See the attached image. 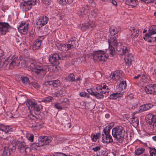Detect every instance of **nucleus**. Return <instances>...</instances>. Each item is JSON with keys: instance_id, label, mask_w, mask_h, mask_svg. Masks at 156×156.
I'll return each instance as SVG.
<instances>
[{"instance_id": "obj_1", "label": "nucleus", "mask_w": 156, "mask_h": 156, "mask_svg": "<svg viewBox=\"0 0 156 156\" xmlns=\"http://www.w3.org/2000/svg\"><path fill=\"white\" fill-rule=\"evenodd\" d=\"M22 63H26L24 60L21 61V64L23 67H30V69H34V72L40 77H43L46 73L48 69V66L46 65H37L36 62L33 59H30L27 65L22 64Z\"/></svg>"}, {"instance_id": "obj_2", "label": "nucleus", "mask_w": 156, "mask_h": 156, "mask_svg": "<svg viewBox=\"0 0 156 156\" xmlns=\"http://www.w3.org/2000/svg\"><path fill=\"white\" fill-rule=\"evenodd\" d=\"M6 54L0 49V62H4L7 65L9 64V67L11 69L15 66H18L21 61L19 58H16L15 56H11L10 54L6 56Z\"/></svg>"}, {"instance_id": "obj_3", "label": "nucleus", "mask_w": 156, "mask_h": 156, "mask_svg": "<svg viewBox=\"0 0 156 156\" xmlns=\"http://www.w3.org/2000/svg\"><path fill=\"white\" fill-rule=\"evenodd\" d=\"M118 32V30L115 27H111L110 28V33L111 37L108 39V40L109 44V49L108 51L109 52L110 55H111L112 56H113L115 54L114 47L113 46L116 48V46H118L119 44L120 43V42L118 43L117 41V35L113 36L117 34Z\"/></svg>"}, {"instance_id": "obj_4", "label": "nucleus", "mask_w": 156, "mask_h": 156, "mask_svg": "<svg viewBox=\"0 0 156 156\" xmlns=\"http://www.w3.org/2000/svg\"><path fill=\"white\" fill-rule=\"evenodd\" d=\"M116 48L117 50L119 52V54L124 55L125 56V62L129 64H131L133 59V56L129 54V50L126 46H123L121 43H119L118 46H116Z\"/></svg>"}, {"instance_id": "obj_5", "label": "nucleus", "mask_w": 156, "mask_h": 156, "mask_svg": "<svg viewBox=\"0 0 156 156\" xmlns=\"http://www.w3.org/2000/svg\"><path fill=\"white\" fill-rule=\"evenodd\" d=\"M112 135L117 141L120 143L124 140L125 130L121 126H117L113 128L112 131Z\"/></svg>"}, {"instance_id": "obj_6", "label": "nucleus", "mask_w": 156, "mask_h": 156, "mask_svg": "<svg viewBox=\"0 0 156 156\" xmlns=\"http://www.w3.org/2000/svg\"><path fill=\"white\" fill-rule=\"evenodd\" d=\"M68 55L65 54L55 53L50 57L49 61L53 65H58L60 63L59 60H65L66 59Z\"/></svg>"}, {"instance_id": "obj_7", "label": "nucleus", "mask_w": 156, "mask_h": 156, "mask_svg": "<svg viewBox=\"0 0 156 156\" xmlns=\"http://www.w3.org/2000/svg\"><path fill=\"white\" fill-rule=\"evenodd\" d=\"M52 140V137L50 136H40L38 139V142L33 143L31 145V147L33 148L35 146L38 147L43 146V145H47Z\"/></svg>"}, {"instance_id": "obj_8", "label": "nucleus", "mask_w": 156, "mask_h": 156, "mask_svg": "<svg viewBox=\"0 0 156 156\" xmlns=\"http://www.w3.org/2000/svg\"><path fill=\"white\" fill-rule=\"evenodd\" d=\"M104 134L102 135V140L104 143H112L113 142L112 136L109 134L110 132V129L109 127H106L103 129Z\"/></svg>"}, {"instance_id": "obj_9", "label": "nucleus", "mask_w": 156, "mask_h": 156, "mask_svg": "<svg viewBox=\"0 0 156 156\" xmlns=\"http://www.w3.org/2000/svg\"><path fill=\"white\" fill-rule=\"evenodd\" d=\"M107 50H106V52L104 51H97L92 54V56H93V58L95 60L105 61V58H107L105 55V53H107Z\"/></svg>"}, {"instance_id": "obj_10", "label": "nucleus", "mask_w": 156, "mask_h": 156, "mask_svg": "<svg viewBox=\"0 0 156 156\" xmlns=\"http://www.w3.org/2000/svg\"><path fill=\"white\" fill-rule=\"evenodd\" d=\"M27 106L30 109H33L35 114L36 115L38 114V113L42 109V106L41 105H37L31 100H27L26 103Z\"/></svg>"}, {"instance_id": "obj_11", "label": "nucleus", "mask_w": 156, "mask_h": 156, "mask_svg": "<svg viewBox=\"0 0 156 156\" xmlns=\"http://www.w3.org/2000/svg\"><path fill=\"white\" fill-rule=\"evenodd\" d=\"M16 149V147L11 143L4 147L2 156H9L10 154L15 151Z\"/></svg>"}, {"instance_id": "obj_12", "label": "nucleus", "mask_w": 156, "mask_h": 156, "mask_svg": "<svg viewBox=\"0 0 156 156\" xmlns=\"http://www.w3.org/2000/svg\"><path fill=\"white\" fill-rule=\"evenodd\" d=\"M11 26L7 23L0 22V34L4 35L11 28Z\"/></svg>"}, {"instance_id": "obj_13", "label": "nucleus", "mask_w": 156, "mask_h": 156, "mask_svg": "<svg viewBox=\"0 0 156 156\" xmlns=\"http://www.w3.org/2000/svg\"><path fill=\"white\" fill-rule=\"evenodd\" d=\"M48 20V18L45 16H41L38 20L36 23V25L39 28L46 24Z\"/></svg>"}, {"instance_id": "obj_14", "label": "nucleus", "mask_w": 156, "mask_h": 156, "mask_svg": "<svg viewBox=\"0 0 156 156\" xmlns=\"http://www.w3.org/2000/svg\"><path fill=\"white\" fill-rule=\"evenodd\" d=\"M37 0H27L24 1L23 3L21 4V6L25 7V8H27L28 10L30 9L31 8V6L34 5L36 4Z\"/></svg>"}, {"instance_id": "obj_15", "label": "nucleus", "mask_w": 156, "mask_h": 156, "mask_svg": "<svg viewBox=\"0 0 156 156\" xmlns=\"http://www.w3.org/2000/svg\"><path fill=\"white\" fill-rule=\"evenodd\" d=\"M95 27L94 24L93 22H90L87 23H83L81 27V29L83 30H91Z\"/></svg>"}, {"instance_id": "obj_16", "label": "nucleus", "mask_w": 156, "mask_h": 156, "mask_svg": "<svg viewBox=\"0 0 156 156\" xmlns=\"http://www.w3.org/2000/svg\"><path fill=\"white\" fill-rule=\"evenodd\" d=\"M17 146L19 150L20 153H27V151H29L30 150L29 148L26 145L25 143L24 142L18 143L17 144Z\"/></svg>"}, {"instance_id": "obj_17", "label": "nucleus", "mask_w": 156, "mask_h": 156, "mask_svg": "<svg viewBox=\"0 0 156 156\" xmlns=\"http://www.w3.org/2000/svg\"><path fill=\"white\" fill-rule=\"evenodd\" d=\"M129 35L132 39L136 38L139 35L138 29L135 27L131 28L130 29Z\"/></svg>"}, {"instance_id": "obj_18", "label": "nucleus", "mask_w": 156, "mask_h": 156, "mask_svg": "<svg viewBox=\"0 0 156 156\" xmlns=\"http://www.w3.org/2000/svg\"><path fill=\"white\" fill-rule=\"evenodd\" d=\"M38 38L40 39H36L34 43L33 48L34 50L38 49L40 47L41 41L44 39L43 36H39Z\"/></svg>"}, {"instance_id": "obj_19", "label": "nucleus", "mask_w": 156, "mask_h": 156, "mask_svg": "<svg viewBox=\"0 0 156 156\" xmlns=\"http://www.w3.org/2000/svg\"><path fill=\"white\" fill-rule=\"evenodd\" d=\"M27 24L26 23H22L18 27V29L19 32L21 33L25 34L27 31Z\"/></svg>"}, {"instance_id": "obj_20", "label": "nucleus", "mask_w": 156, "mask_h": 156, "mask_svg": "<svg viewBox=\"0 0 156 156\" xmlns=\"http://www.w3.org/2000/svg\"><path fill=\"white\" fill-rule=\"evenodd\" d=\"M44 84L46 85H51L54 87H57L60 85V82L59 80H57L53 81H48Z\"/></svg>"}, {"instance_id": "obj_21", "label": "nucleus", "mask_w": 156, "mask_h": 156, "mask_svg": "<svg viewBox=\"0 0 156 156\" xmlns=\"http://www.w3.org/2000/svg\"><path fill=\"white\" fill-rule=\"evenodd\" d=\"M78 46V43L77 41L74 40L73 38L72 37L69 41V43L68 44V46L70 49L73 48H76V46Z\"/></svg>"}, {"instance_id": "obj_22", "label": "nucleus", "mask_w": 156, "mask_h": 156, "mask_svg": "<svg viewBox=\"0 0 156 156\" xmlns=\"http://www.w3.org/2000/svg\"><path fill=\"white\" fill-rule=\"evenodd\" d=\"M156 34V26L152 25L148 31V33L147 34L145 35L146 37L148 36L151 37V36L153 34Z\"/></svg>"}, {"instance_id": "obj_23", "label": "nucleus", "mask_w": 156, "mask_h": 156, "mask_svg": "<svg viewBox=\"0 0 156 156\" xmlns=\"http://www.w3.org/2000/svg\"><path fill=\"white\" fill-rule=\"evenodd\" d=\"M56 45L58 49L60 51H67L69 49H70L68 46V44L66 45L65 44H60L58 43H56Z\"/></svg>"}, {"instance_id": "obj_24", "label": "nucleus", "mask_w": 156, "mask_h": 156, "mask_svg": "<svg viewBox=\"0 0 156 156\" xmlns=\"http://www.w3.org/2000/svg\"><path fill=\"white\" fill-rule=\"evenodd\" d=\"M0 130L6 133H10L12 131V128L9 126H4L0 125Z\"/></svg>"}, {"instance_id": "obj_25", "label": "nucleus", "mask_w": 156, "mask_h": 156, "mask_svg": "<svg viewBox=\"0 0 156 156\" xmlns=\"http://www.w3.org/2000/svg\"><path fill=\"white\" fill-rule=\"evenodd\" d=\"M153 106L151 104H146L140 107L139 111H144L148 110Z\"/></svg>"}, {"instance_id": "obj_26", "label": "nucleus", "mask_w": 156, "mask_h": 156, "mask_svg": "<svg viewBox=\"0 0 156 156\" xmlns=\"http://www.w3.org/2000/svg\"><path fill=\"white\" fill-rule=\"evenodd\" d=\"M154 115L152 114H148L146 118V122L149 125H151L154 120Z\"/></svg>"}, {"instance_id": "obj_27", "label": "nucleus", "mask_w": 156, "mask_h": 156, "mask_svg": "<svg viewBox=\"0 0 156 156\" xmlns=\"http://www.w3.org/2000/svg\"><path fill=\"white\" fill-rule=\"evenodd\" d=\"M20 80L22 83L25 85L28 86L30 84L29 78L25 76H22L20 77Z\"/></svg>"}, {"instance_id": "obj_28", "label": "nucleus", "mask_w": 156, "mask_h": 156, "mask_svg": "<svg viewBox=\"0 0 156 156\" xmlns=\"http://www.w3.org/2000/svg\"><path fill=\"white\" fill-rule=\"evenodd\" d=\"M68 80L70 81L71 82H73L75 81H76L77 82L78 81H80V79L79 77H78L75 79V75L73 73H71L69 74L68 76ZM79 82L80 83V82Z\"/></svg>"}, {"instance_id": "obj_29", "label": "nucleus", "mask_w": 156, "mask_h": 156, "mask_svg": "<svg viewBox=\"0 0 156 156\" xmlns=\"http://www.w3.org/2000/svg\"><path fill=\"white\" fill-rule=\"evenodd\" d=\"M96 88L97 91H95L94 92L104 93L105 95L106 96L108 94V93L109 92V90H107V91H105V90H104L102 89H101V87H100V86H99L98 87H97Z\"/></svg>"}, {"instance_id": "obj_30", "label": "nucleus", "mask_w": 156, "mask_h": 156, "mask_svg": "<svg viewBox=\"0 0 156 156\" xmlns=\"http://www.w3.org/2000/svg\"><path fill=\"white\" fill-rule=\"evenodd\" d=\"M122 96V94L120 93H113L110 95L109 98L111 99H115L119 97H121Z\"/></svg>"}, {"instance_id": "obj_31", "label": "nucleus", "mask_w": 156, "mask_h": 156, "mask_svg": "<svg viewBox=\"0 0 156 156\" xmlns=\"http://www.w3.org/2000/svg\"><path fill=\"white\" fill-rule=\"evenodd\" d=\"M65 91L64 90H60L55 92L54 94L55 97H62L65 95Z\"/></svg>"}, {"instance_id": "obj_32", "label": "nucleus", "mask_w": 156, "mask_h": 156, "mask_svg": "<svg viewBox=\"0 0 156 156\" xmlns=\"http://www.w3.org/2000/svg\"><path fill=\"white\" fill-rule=\"evenodd\" d=\"M73 0H57L59 4L66 5L67 4H70L73 2Z\"/></svg>"}, {"instance_id": "obj_33", "label": "nucleus", "mask_w": 156, "mask_h": 156, "mask_svg": "<svg viewBox=\"0 0 156 156\" xmlns=\"http://www.w3.org/2000/svg\"><path fill=\"white\" fill-rule=\"evenodd\" d=\"M110 77L112 79L114 80H115L116 81L120 80V75H119L117 72L116 73H113L112 74H111L110 76Z\"/></svg>"}, {"instance_id": "obj_34", "label": "nucleus", "mask_w": 156, "mask_h": 156, "mask_svg": "<svg viewBox=\"0 0 156 156\" xmlns=\"http://www.w3.org/2000/svg\"><path fill=\"white\" fill-rule=\"evenodd\" d=\"M144 151L145 149L144 148L139 147L136 150L135 153L136 155H139L142 154Z\"/></svg>"}, {"instance_id": "obj_35", "label": "nucleus", "mask_w": 156, "mask_h": 156, "mask_svg": "<svg viewBox=\"0 0 156 156\" xmlns=\"http://www.w3.org/2000/svg\"><path fill=\"white\" fill-rule=\"evenodd\" d=\"M126 83L125 81H122L119 84V88L121 90L125 89L126 87Z\"/></svg>"}, {"instance_id": "obj_36", "label": "nucleus", "mask_w": 156, "mask_h": 156, "mask_svg": "<svg viewBox=\"0 0 156 156\" xmlns=\"http://www.w3.org/2000/svg\"><path fill=\"white\" fill-rule=\"evenodd\" d=\"M88 12L87 10L85 8H82L80 10V12L79 13V15L81 17H83Z\"/></svg>"}, {"instance_id": "obj_37", "label": "nucleus", "mask_w": 156, "mask_h": 156, "mask_svg": "<svg viewBox=\"0 0 156 156\" xmlns=\"http://www.w3.org/2000/svg\"><path fill=\"white\" fill-rule=\"evenodd\" d=\"M94 96L98 99L103 98L104 96V94L99 93L98 92H94Z\"/></svg>"}, {"instance_id": "obj_38", "label": "nucleus", "mask_w": 156, "mask_h": 156, "mask_svg": "<svg viewBox=\"0 0 156 156\" xmlns=\"http://www.w3.org/2000/svg\"><path fill=\"white\" fill-rule=\"evenodd\" d=\"M131 119V122L134 125H138L139 124V120L137 117H133Z\"/></svg>"}, {"instance_id": "obj_39", "label": "nucleus", "mask_w": 156, "mask_h": 156, "mask_svg": "<svg viewBox=\"0 0 156 156\" xmlns=\"http://www.w3.org/2000/svg\"><path fill=\"white\" fill-rule=\"evenodd\" d=\"M151 156H156V149L154 148H151L150 150Z\"/></svg>"}, {"instance_id": "obj_40", "label": "nucleus", "mask_w": 156, "mask_h": 156, "mask_svg": "<svg viewBox=\"0 0 156 156\" xmlns=\"http://www.w3.org/2000/svg\"><path fill=\"white\" fill-rule=\"evenodd\" d=\"M126 3L133 6L136 4V0H126Z\"/></svg>"}, {"instance_id": "obj_41", "label": "nucleus", "mask_w": 156, "mask_h": 156, "mask_svg": "<svg viewBox=\"0 0 156 156\" xmlns=\"http://www.w3.org/2000/svg\"><path fill=\"white\" fill-rule=\"evenodd\" d=\"M53 99V98L52 97L49 96L44 98V100H42L41 101L43 102H50Z\"/></svg>"}, {"instance_id": "obj_42", "label": "nucleus", "mask_w": 156, "mask_h": 156, "mask_svg": "<svg viewBox=\"0 0 156 156\" xmlns=\"http://www.w3.org/2000/svg\"><path fill=\"white\" fill-rule=\"evenodd\" d=\"M150 88V85H147L144 87L145 91L148 94H151Z\"/></svg>"}, {"instance_id": "obj_43", "label": "nucleus", "mask_w": 156, "mask_h": 156, "mask_svg": "<svg viewBox=\"0 0 156 156\" xmlns=\"http://www.w3.org/2000/svg\"><path fill=\"white\" fill-rule=\"evenodd\" d=\"M141 79L142 81L144 83H147L149 81L148 79L144 75H142Z\"/></svg>"}, {"instance_id": "obj_44", "label": "nucleus", "mask_w": 156, "mask_h": 156, "mask_svg": "<svg viewBox=\"0 0 156 156\" xmlns=\"http://www.w3.org/2000/svg\"><path fill=\"white\" fill-rule=\"evenodd\" d=\"M91 138L93 141L96 142L98 138V136L97 135H95L94 133H92L91 134Z\"/></svg>"}, {"instance_id": "obj_45", "label": "nucleus", "mask_w": 156, "mask_h": 156, "mask_svg": "<svg viewBox=\"0 0 156 156\" xmlns=\"http://www.w3.org/2000/svg\"><path fill=\"white\" fill-rule=\"evenodd\" d=\"M97 156H108V153L106 151H101V153L99 154H97Z\"/></svg>"}, {"instance_id": "obj_46", "label": "nucleus", "mask_w": 156, "mask_h": 156, "mask_svg": "<svg viewBox=\"0 0 156 156\" xmlns=\"http://www.w3.org/2000/svg\"><path fill=\"white\" fill-rule=\"evenodd\" d=\"M80 95L81 97H86L88 98L89 97V95L88 94L84 92L80 93Z\"/></svg>"}, {"instance_id": "obj_47", "label": "nucleus", "mask_w": 156, "mask_h": 156, "mask_svg": "<svg viewBox=\"0 0 156 156\" xmlns=\"http://www.w3.org/2000/svg\"><path fill=\"white\" fill-rule=\"evenodd\" d=\"M104 2H106V1H108L110 2H111V3L113 5L115 6H117V3L115 0H102Z\"/></svg>"}, {"instance_id": "obj_48", "label": "nucleus", "mask_w": 156, "mask_h": 156, "mask_svg": "<svg viewBox=\"0 0 156 156\" xmlns=\"http://www.w3.org/2000/svg\"><path fill=\"white\" fill-rule=\"evenodd\" d=\"M100 87H101V89H102L104 90L107 91V90H109L108 86H106L105 84H103L102 85H101Z\"/></svg>"}, {"instance_id": "obj_49", "label": "nucleus", "mask_w": 156, "mask_h": 156, "mask_svg": "<svg viewBox=\"0 0 156 156\" xmlns=\"http://www.w3.org/2000/svg\"><path fill=\"white\" fill-rule=\"evenodd\" d=\"M55 107L56 108L59 110H61L62 109V107L61 106L60 104L59 103H56L55 105Z\"/></svg>"}, {"instance_id": "obj_50", "label": "nucleus", "mask_w": 156, "mask_h": 156, "mask_svg": "<svg viewBox=\"0 0 156 156\" xmlns=\"http://www.w3.org/2000/svg\"><path fill=\"white\" fill-rule=\"evenodd\" d=\"M8 65L6 63H5L4 62H0V68L3 67H5Z\"/></svg>"}, {"instance_id": "obj_51", "label": "nucleus", "mask_w": 156, "mask_h": 156, "mask_svg": "<svg viewBox=\"0 0 156 156\" xmlns=\"http://www.w3.org/2000/svg\"><path fill=\"white\" fill-rule=\"evenodd\" d=\"M34 136L33 134L30 135V136L28 138L29 141L31 142H33L34 140Z\"/></svg>"}, {"instance_id": "obj_52", "label": "nucleus", "mask_w": 156, "mask_h": 156, "mask_svg": "<svg viewBox=\"0 0 156 156\" xmlns=\"http://www.w3.org/2000/svg\"><path fill=\"white\" fill-rule=\"evenodd\" d=\"M32 85L34 87L36 88H39V85L37 83L35 82H33Z\"/></svg>"}, {"instance_id": "obj_53", "label": "nucleus", "mask_w": 156, "mask_h": 156, "mask_svg": "<svg viewBox=\"0 0 156 156\" xmlns=\"http://www.w3.org/2000/svg\"><path fill=\"white\" fill-rule=\"evenodd\" d=\"M101 147L100 146H98L96 147H93L92 150L94 151H97L100 150Z\"/></svg>"}, {"instance_id": "obj_54", "label": "nucleus", "mask_w": 156, "mask_h": 156, "mask_svg": "<svg viewBox=\"0 0 156 156\" xmlns=\"http://www.w3.org/2000/svg\"><path fill=\"white\" fill-rule=\"evenodd\" d=\"M87 91L90 94L94 96V94L95 93L94 92L93 90L91 88H90V89H87Z\"/></svg>"}, {"instance_id": "obj_55", "label": "nucleus", "mask_w": 156, "mask_h": 156, "mask_svg": "<svg viewBox=\"0 0 156 156\" xmlns=\"http://www.w3.org/2000/svg\"><path fill=\"white\" fill-rule=\"evenodd\" d=\"M142 1L145 2L147 3H151L153 2L154 0H141Z\"/></svg>"}, {"instance_id": "obj_56", "label": "nucleus", "mask_w": 156, "mask_h": 156, "mask_svg": "<svg viewBox=\"0 0 156 156\" xmlns=\"http://www.w3.org/2000/svg\"><path fill=\"white\" fill-rule=\"evenodd\" d=\"M150 89L151 92V94H154V88H153V86H150Z\"/></svg>"}, {"instance_id": "obj_57", "label": "nucleus", "mask_w": 156, "mask_h": 156, "mask_svg": "<svg viewBox=\"0 0 156 156\" xmlns=\"http://www.w3.org/2000/svg\"><path fill=\"white\" fill-rule=\"evenodd\" d=\"M154 121L153 125V127H156V114L154 115Z\"/></svg>"}, {"instance_id": "obj_58", "label": "nucleus", "mask_w": 156, "mask_h": 156, "mask_svg": "<svg viewBox=\"0 0 156 156\" xmlns=\"http://www.w3.org/2000/svg\"><path fill=\"white\" fill-rule=\"evenodd\" d=\"M51 66V68L52 69V70L54 71H55L56 69H57V66L55 65Z\"/></svg>"}, {"instance_id": "obj_59", "label": "nucleus", "mask_w": 156, "mask_h": 156, "mask_svg": "<svg viewBox=\"0 0 156 156\" xmlns=\"http://www.w3.org/2000/svg\"><path fill=\"white\" fill-rule=\"evenodd\" d=\"M80 60H81V62H82L83 61H85L86 58L84 56H83L80 58Z\"/></svg>"}, {"instance_id": "obj_60", "label": "nucleus", "mask_w": 156, "mask_h": 156, "mask_svg": "<svg viewBox=\"0 0 156 156\" xmlns=\"http://www.w3.org/2000/svg\"><path fill=\"white\" fill-rule=\"evenodd\" d=\"M154 88V94H156V84H155L153 85Z\"/></svg>"}, {"instance_id": "obj_61", "label": "nucleus", "mask_w": 156, "mask_h": 156, "mask_svg": "<svg viewBox=\"0 0 156 156\" xmlns=\"http://www.w3.org/2000/svg\"><path fill=\"white\" fill-rule=\"evenodd\" d=\"M58 156H67V155L64 153L59 152Z\"/></svg>"}, {"instance_id": "obj_62", "label": "nucleus", "mask_w": 156, "mask_h": 156, "mask_svg": "<svg viewBox=\"0 0 156 156\" xmlns=\"http://www.w3.org/2000/svg\"><path fill=\"white\" fill-rule=\"evenodd\" d=\"M59 153V152H55L52 155L54 156H58Z\"/></svg>"}, {"instance_id": "obj_63", "label": "nucleus", "mask_w": 156, "mask_h": 156, "mask_svg": "<svg viewBox=\"0 0 156 156\" xmlns=\"http://www.w3.org/2000/svg\"><path fill=\"white\" fill-rule=\"evenodd\" d=\"M30 38L31 39H33L34 38V34H30Z\"/></svg>"}, {"instance_id": "obj_64", "label": "nucleus", "mask_w": 156, "mask_h": 156, "mask_svg": "<svg viewBox=\"0 0 156 156\" xmlns=\"http://www.w3.org/2000/svg\"><path fill=\"white\" fill-rule=\"evenodd\" d=\"M141 76V75H138L137 76H135L134 77V79H138Z\"/></svg>"}]
</instances>
